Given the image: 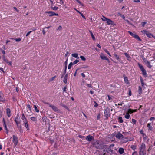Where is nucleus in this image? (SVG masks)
<instances>
[{"label": "nucleus", "instance_id": "nucleus-30", "mask_svg": "<svg viewBox=\"0 0 155 155\" xmlns=\"http://www.w3.org/2000/svg\"><path fill=\"white\" fill-rule=\"evenodd\" d=\"M73 64L72 62H71L70 63L68 66V69H70L71 68Z\"/></svg>", "mask_w": 155, "mask_h": 155}, {"label": "nucleus", "instance_id": "nucleus-31", "mask_svg": "<svg viewBox=\"0 0 155 155\" xmlns=\"http://www.w3.org/2000/svg\"><path fill=\"white\" fill-rule=\"evenodd\" d=\"M130 115H129L128 113H126V114L125 115V117L126 119H129L130 117Z\"/></svg>", "mask_w": 155, "mask_h": 155}, {"label": "nucleus", "instance_id": "nucleus-58", "mask_svg": "<svg viewBox=\"0 0 155 155\" xmlns=\"http://www.w3.org/2000/svg\"><path fill=\"white\" fill-rule=\"evenodd\" d=\"M66 89H67L66 87H66H64V88H63V91L66 92Z\"/></svg>", "mask_w": 155, "mask_h": 155}, {"label": "nucleus", "instance_id": "nucleus-49", "mask_svg": "<svg viewBox=\"0 0 155 155\" xmlns=\"http://www.w3.org/2000/svg\"><path fill=\"white\" fill-rule=\"evenodd\" d=\"M62 29V27L61 26H59L58 28L57 29V30L60 31Z\"/></svg>", "mask_w": 155, "mask_h": 155}, {"label": "nucleus", "instance_id": "nucleus-52", "mask_svg": "<svg viewBox=\"0 0 155 155\" xmlns=\"http://www.w3.org/2000/svg\"><path fill=\"white\" fill-rule=\"evenodd\" d=\"M155 120V118L153 117H151L150 119V120L151 121L153 120Z\"/></svg>", "mask_w": 155, "mask_h": 155}, {"label": "nucleus", "instance_id": "nucleus-13", "mask_svg": "<svg viewBox=\"0 0 155 155\" xmlns=\"http://www.w3.org/2000/svg\"><path fill=\"white\" fill-rule=\"evenodd\" d=\"M3 97L4 96L2 93L0 92V101H2L5 100V99Z\"/></svg>", "mask_w": 155, "mask_h": 155}, {"label": "nucleus", "instance_id": "nucleus-5", "mask_svg": "<svg viewBox=\"0 0 155 155\" xmlns=\"http://www.w3.org/2000/svg\"><path fill=\"white\" fill-rule=\"evenodd\" d=\"M114 146V144L110 145L107 149V151L109 153H112L113 152V147Z\"/></svg>", "mask_w": 155, "mask_h": 155}, {"label": "nucleus", "instance_id": "nucleus-63", "mask_svg": "<svg viewBox=\"0 0 155 155\" xmlns=\"http://www.w3.org/2000/svg\"><path fill=\"white\" fill-rule=\"evenodd\" d=\"M131 92L130 90H129V95L130 96L131 95Z\"/></svg>", "mask_w": 155, "mask_h": 155}, {"label": "nucleus", "instance_id": "nucleus-33", "mask_svg": "<svg viewBox=\"0 0 155 155\" xmlns=\"http://www.w3.org/2000/svg\"><path fill=\"white\" fill-rule=\"evenodd\" d=\"M138 92L139 94L142 93V88L140 86H139L138 87Z\"/></svg>", "mask_w": 155, "mask_h": 155}, {"label": "nucleus", "instance_id": "nucleus-61", "mask_svg": "<svg viewBox=\"0 0 155 155\" xmlns=\"http://www.w3.org/2000/svg\"><path fill=\"white\" fill-rule=\"evenodd\" d=\"M144 60V62H145V64H147V62H148V61H147V60H145V59H144V60Z\"/></svg>", "mask_w": 155, "mask_h": 155}, {"label": "nucleus", "instance_id": "nucleus-24", "mask_svg": "<svg viewBox=\"0 0 155 155\" xmlns=\"http://www.w3.org/2000/svg\"><path fill=\"white\" fill-rule=\"evenodd\" d=\"M138 41H141V40L140 38L138 36V35H136V34L134 36V37Z\"/></svg>", "mask_w": 155, "mask_h": 155}, {"label": "nucleus", "instance_id": "nucleus-48", "mask_svg": "<svg viewBox=\"0 0 155 155\" xmlns=\"http://www.w3.org/2000/svg\"><path fill=\"white\" fill-rule=\"evenodd\" d=\"M104 51L107 54L109 55V56H111L110 54L109 53V51H108L107 50H105Z\"/></svg>", "mask_w": 155, "mask_h": 155}, {"label": "nucleus", "instance_id": "nucleus-53", "mask_svg": "<svg viewBox=\"0 0 155 155\" xmlns=\"http://www.w3.org/2000/svg\"><path fill=\"white\" fill-rule=\"evenodd\" d=\"M31 31H30L28 32L26 34V37H27L30 34V33L31 32Z\"/></svg>", "mask_w": 155, "mask_h": 155}, {"label": "nucleus", "instance_id": "nucleus-57", "mask_svg": "<svg viewBox=\"0 0 155 155\" xmlns=\"http://www.w3.org/2000/svg\"><path fill=\"white\" fill-rule=\"evenodd\" d=\"M78 137L80 138H83L84 137L83 136H82V135H79L78 136Z\"/></svg>", "mask_w": 155, "mask_h": 155}, {"label": "nucleus", "instance_id": "nucleus-41", "mask_svg": "<svg viewBox=\"0 0 155 155\" xmlns=\"http://www.w3.org/2000/svg\"><path fill=\"white\" fill-rule=\"evenodd\" d=\"M80 58L83 61H85L86 60L85 58L83 56H80Z\"/></svg>", "mask_w": 155, "mask_h": 155}, {"label": "nucleus", "instance_id": "nucleus-3", "mask_svg": "<svg viewBox=\"0 0 155 155\" xmlns=\"http://www.w3.org/2000/svg\"><path fill=\"white\" fill-rule=\"evenodd\" d=\"M45 13H48L49 14V16H57L58 15V14L55 13L53 11H46L45 12Z\"/></svg>", "mask_w": 155, "mask_h": 155}, {"label": "nucleus", "instance_id": "nucleus-28", "mask_svg": "<svg viewBox=\"0 0 155 155\" xmlns=\"http://www.w3.org/2000/svg\"><path fill=\"white\" fill-rule=\"evenodd\" d=\"M147 64H146V65L147 66V67H148L149 68H151L152 66L150 64V62H147Z\"/></svg>", "mask_w": 155, "mask_h": 155}, {"label": "nucleus", "instance_id": "nucleus-38", "mask_svg": "<svg viewBox=\"0 0 155 155\" xmlns=\"http://www.w3.org/2000/svg\"><path fill=\"white\" fill-rule=\"evenodd\" d=\"M118 120L121 123H122L123 122V120L122 119V118L121 117H119L118 118Z\"/></svg>", "mask_w": 155, "mask_h": 155}, {"label": "nucleus", "instance_id": "nucleus-51", "mask_svg": "<svg viewBox=\"0 0 155 155\" xmlns=\"http://www.w3.org/2000/svg\"><path fill=\"white\" fill-rule=\"evenodd\" d=\"M56 76H54V77H52V78H51L50 79V80L51 81L53 80L55 78H56Z\"/></svg>", "mask_w": 155, "mask_h": 155}, {"label": "nucleus", "instance_id": "nucleus-10", "mask_svg": "<svg viewBox=\"0 0 155 155\" xmlns=\"http://www.w3.org/2000/svg\"><path fill=\"white\" fill-rule=\"evenodd\" d=\"M21 119L22 120L23 123L28 122L27 120L25 117L24 114H22Z\"/></svg>", "mask_w": 155, "mask_h": 155}, {"label": "nucleus", "instance_id": "nucleus-50", "mask_svg": "<svg viewBox=\"0 0 155 155\" xmlns=\"http://www.w3.org/2000/svg\"><path fill=\"white\" fill-rule=\"evenodd\" d=\"M146 23H147L146 22H142L141 23L142 25V26L143 27H144L145 25L146 24Z\"/></svg>", "mask_w": 155, "mask_h": 155}, {"label": "nucleus", "instance_id": "nucleus-44", "mask_svg": "<svg viewBox=\"0 0 155 155\" xmlns=\"http://www.w3.org/2000/svg\"><path fill=\"white\" fill-rule=\"evenodd\" d=\"M134 111H133V110H131V109H129L128 110V112H127L128 113H130L131 114V113L133 112Z\"/></svg>", "mask_w": 155, "mask_h": 155}, {"label": "nucleus", "instance_id": "nucleus-8", "mask_svg": "<svg viewBox=\"0 0 155 155\" xmlns=\"http://www.w3.org/2000/svg\"><path fill=\"white\" fill-rule=\"evenodd\" d=\"M106 22L108 25H115L113 21L109 19H107Z\"/></svg>", "mask_w": 155, "mask_h": 155}, {"label": "nucleus", "instance_id": "nucleus-55", "mask_svg": "<svg viewBox=\"0 0 155 155\" xmlns=\"http://www.w3.org/2000/svg\"><path fill=\"white\" fill-rule=\"evenodd\" d=\"M13 8H14V9H15V10L16 11H17V12H19V10H18L15 7H13Z\"/></svg>", "mask_w": 155, "mask_h": 155}, {"label": "nucleus", "instance_id": "nucleus-14", "mask_svg": "<svg viewBox=\"0 0 155 155\" xmlns=\"http://www.w3.org/2000/svg\"><path fill=\"white\" fill-rule=\"evenodd\" d=\"M6 110V113L7 114V116L9 117H10V116H11L10 109L8 108H7Z\"/></svg>", "mask_w": 155, "mask_h": 155}, {"label": "nucleus", "instance_id": "nucleus-23", "mask_svg": "<svg viewBox=\"0 0 155 155\" xmlns=\"http://www.w3.org/2000/svg\"><path fill=\"white\" fill-rule=\"evenodd\" d=\"M124 81L127 84H128V79L125 76H124Z\"/></svg>", "mask_w": 155, "mask_h": 155}, {"label": "nucleus", "instance_id": "nucleus-26", "mask_svg": "<svg viewBox=\"0 0 155 155\" xmlns=\"http://www.w3.org/2000/svg\"><path fill=\"white\" fill-rule=\"evenodd\" d=\"M89 32H90V33L91 34V36L92 37V39H93V40L95 41V38L93 34L92 33V32L91 31H89Z\"/></svg>", "mask_w": 155, "mask_h": 155}, {"label": "nucleus", "instance_id": "nucleus-11", "mask_svg": "<svg viewBox=\"0 0 155 155\" xmlns=\"http://www.w3.org/2000/svg\"><path fill=\"white\" fill-rule=\"evenodd\" d=\"M115 137L116 138L119 139L123 137V136L120 133H118L116 135Z\"/></svg>", "mask_w": 155, "mask_h": 155}, {"label": "nucleus", "instance_id": "nucleus-7", "mask_svg": "<svg viewBox=\"0 0 155 155\" xmlns=\"http://www.w3.org/2000/svg\"><path fill=\"white\" fill-rule=\"evenodd\" d=\"M86 140L87 141L90 142L94 140V137L91 135H88L86 137Z\"/></svg>", "mask_w": 155, "mask_h": 155}, {"label": "nucleus", "instance_id": "nucleus-25", "mask_svg": "<svg viewBox=\"0 0 155 155\" xmlns=\"http://www.w3.org/2000/svg\"><path fill=\"white\" fill-rule=\"evenodd\" d=\"M18 118H16L15 119V123H16V124L17 126V127H18V124L20 123V122L18 121Z\"/></svg>", "mask_w": 155, "mask_h": 155}, {"label": "nucleus", "instance_id": "nucleus-60", "mask_svg": "<svg viewBox=\"0 0 155 155\" xmlns=\"http://www.w3.org/2000/svg\"><path fill=\"white\" fill-rule=\"evenodd\" d=\"M81 16H82V17L83 18H84V19H85V17L81 13V14H80Z\"/></svg>", "mask_w": 155, "mask_h": 155}, {"label": "nucleus", "instance_id": "nucleus-43", "mask_svg": "<svg viewBox=\"0 0 155 155\" xmlns=\"http://www.w3.org/2000/svg\"><path fill=\"white\" fill-rule=\"evenodd\" d=\"M79 62V60H76L73 63V64L74 65L78 63Z\"/></svg>", "mask_w": 155, "mask_h": 155}, {"label": "nucleus", "instance_id": "nucleus-47", "mask_svg": "<svg viewBox=\"0 0 155 155\" xmlns=\"http://www.w3.org/2000/svg\"><path fill=\"white\" fill-rule=\"evenodd\" d=\"M141 32L143 34H145L146 35V33H147V32L148 31H146V30H143Z\"/></svg>", "mask_w": 155, "mask_h": 155}, {"label": "nucleus", "instance_id": "nucleus-40", "mask_svg": "<svg viewBox=\"0 0 155 155\" xmlns=\"http://www.w3.org/2000/svg\"><path fill=\"white\" fill-rule=\"evenodd\" d=\"M128 33L132 36L133 37H134V36L136 34H134L133 33L131 32L130 31H128Z\"/></svg>", "mask_w": 155, "mask_h": 155}, {"label": "nucleus", "instance_id": "nucleus-36", "mask_svg": "<svg viewBox=\"0 0 155 155\" xmlns=\"http://www.w3.org/2000/svg\"><path fill=\"white\" fill-rule=\"evenodd\" d=\"M27 107H28V109L29 111L31 112V107L30 105L29 104L27 105Z\"/></svg>", "mask_w": 155, "mask_h": 155}, {"label": "nucleus", "instance_id": "nucleus-4", "mask_svg": "<svg viewBox=\"0 0 155 155\" xmlns=\"http://www.w3.org/2000/svg\"><path fill=\"white\" fill-rule=\"evenodd\" d=\"M12 142L15 146H16L18 143V138L15 135H13L12 136Z\"/></svg>", "mask_w": 155, "mask_h": 155}, {"label": "nucleus", "instance_id": "nucleus-27", "mask_svg": "<svg viewBox=\"0 0 155 155\" xmlns=\"http://www.w3.org/2000/svg\"><path fill=\"white\" fill-rule=\"evenodd\" d=\"M114 57L115 58L117 59V60H119L120 57H119V56L118 55H117L116 54H114Z\"/></svg>", "mask_w": 155, "mask_h": 155}, {"label": "nucleus", "instance_id": "nucleus-34", "mask_svg": "<svg viewBox=\"0 0 155 155\" xmlns=\"http://www.w3.org/2000/svg\"><path fill=\"white\" fill-rule=\"evenodd\" d=\"M51 8H52L53 10H57L58 8V7H57L54 6V7H52V6L51 7Z\"/></svg>", "mask_w": 155, "mask_h": 155}, {"label": "nucleus", "instance_id": "nucleus-29", "mask_svg": "<svg viewBox=\"0 0 155 155\" xmlns=\"http://www.w3.org/2000/svg\"><path fill=\"white\" fill-rule=\"evenodd\" d=\"M34 109H35V111L36 112H39V110L38 109L36 106L35 105H34Z\"/></svg>", "mask_w": 155, "mask_h": 155}, {"label": "nucleus", "instance_id": "nucleus-15", "mask_svg": "<svg viewBox=\"0 0 155 155\" xmlns=\"http://www.w3.org/2000/svg\"><path fill=\"white\" fill-rule=\"evenodd\" d=\"M67 77L68 74H66L64 76L63 79V82L65 83L66 84L67 83Z\"/></svg>", "mask_w": 155, "mask_h": 155}, {"label": "nucleus", "instance_id": "nucleus-39", "mask_svg": "<svg viewBox=\"0 0 155 155\" xmlns=\"http://www.w3.org/2000/svg\"><path fill=\"white\" fill-rule=\"evenodd\" d=\"M118 15L120 16L121 18H122L124 19V18H125V17H124V15L121 14L120 13H118Z\"/></svg>", "mask_w": 155, "mask_h": 155}, {"label": "nucleus", "instance_id": "nucleus-21", "mask_svg": "<svg viewBox=\"0 0 155 155\" xmlns=\"http://www.w3.org/2000/svg\"><path fill=\"white\" fill-rule=\"evenodd\" d=\"M147 127H148L149 130H153V127H152V126H150V125L149 123H148L147 124Z\"/></svg>", "mask_w": 155, "mask_h": 155}, {"label": "nucleus", "instance_id": "nucleus-20", "mask_svg": "<svg viewBox=\"0 0 155 155\" xmlns=\"http://www.w3.org/2000/svg\"><path fill=\"white\" fill-rule=\"evenodd\" d=\"M124 150L122 148H120L118 150V152L120 154H123L124 152Z\"/></svg>", "mask_w": 155, "mask_h": 155}, {"label": "nucleus", "instance_id": "nucleus-59", "mask_svg": "<svg viewBox=\"0 0 155 155\" xmlns=\"http://www.w3.org/2000/svg\"><path fill=\"white\" fill-rule=\"evenodd\" d=\"M81 75L83 77V78H84L85 77V75L83 73H82L81 74Z\"/></svg>", "mask_w": 155, "mask_h": 155}, {"label": "nucleus", "instance_id": "nucleus-35", "mask_svg": "<svg viewBox=\"0 0 155 155\" xmlns=\"http://www.w3.org/2000/svg\"><path fill=\"white\" fill-rule=\"evenodd\" d=\"M33 121H36L37 120L36 118L35 117H31L30 118Z\"/></svg>", "mask_w": 155, "mask_h": 155}, {"label": "nucleus", "instance_id": "nucleus-16", "mask_svg": "<svg viewBox=\"0 0 155 155\" xmlns=\"http://www.w3.org/2000/svg\"><path fill=\"white\" fill-rule=\"evenodd\" d=\"M146 35L148 37H149L150 38H151L152 37H153L154 38H155V37L153 36L151 34L149 33L148 32H147V33H146Z\"/></svg>", "mask_w": 155, "mask_h": 155}, {"label": "nucleus", "instance_id": "nucleus-62", "mask_svg": "<svg viewBox=\"0 0 155 155\" xmlns=\"http://www.w3.org/2000/svg\"><path fill=\"white\" fill-rule=\"evenodd\" d=\"M60 3L61 4H63V3H64V2H63V1H62V0H60Z\"/></svg>", "mask_w": 155, "mask_h": 155}, {"label": "nucleus", "instance_id": "nucleus-18", "mask_svg": "<svg viewBox=\"0 0 155 155\" xmlns=\"http://www.w3.org/2000/svg\"><path fill=\"white\" fill-rule=\"evenodd\" d=\"M124 54L126 57H127V59L129 61H130L131 60V57L129 56V55L126 53H125Z\"/></svg>", "mask_w": 155, "mask_h": 155}, {"label": "nucleus", "instance_id": "nucleus-64", "mask_svg": "<svg viewBox=\"0 0 155 155\" xmlns=\"http://www.w3.org/2000/svg\"><path fill=\"white\" fill-rule=\"evenodd\" d=\"M86 85H87V86L88 87H91V86L90 84H86Z\"/></svg>", "mask_w": 155, "mask_h": 155}, {"label": "nucleus", "instance_id": "nucleus-1", "mask_svg": "<svg viewBox=\"0 0 155 155\" xmlns=\"http://www.w3.org/2000/svg\"><path fill=\"white\" fill-rule=\"evenodd\" d=\"M140 154L143 155L145 153V145L144 143H142L140 148Z\"/></svg>", "mask_w": 155, "mask_h": 155}, {"label": "nucleus", "instance_id": "nucleus-22", "mask_svg": "<svg viewBox=\"0 0 155 155\" xmlns=\"http://www.w3.org/2000/svg\"><path fill=\"white\" fill-rule=\"evenodd\" d=\"M140 78L141 85L143 87L144 85V84L143 82V79L141 77H140Z\"/></svg>", "mask_w": 155, "mask_h": 155}, {"label": "nucleus", "instance_id": "nucleus-32", "mask_svg": "<svg viewBox=\"0 0 155 155\" xmlns=\"http://www.w3.org/2000/svg\"><path fill=\"white\" fill-rule=\"evenodd\" d=\"M108 18H106L104 16H102V18H101V20L103 21H107V19Z\"/></svg>", "mask_w": 155, "mask_h": 155}, {"label": "nucleus", "instance_id": "nucleus-45", "mask_svg": "<svg viewBox=\"0 0 155 155\" xmlns=\"http://www.w3.org/2000/svg\"><path fill=\"white\" fill-rule=\"evenodd\" d=\"M136 121V120L134 119H132V122L134 124H135Z\"/></svg>", "mask_w": 155, "mask_h": 155}, {"label": "nucleus", "instance_id": "nucleus-54", "mask_svg": "<svg viewBox=\"0 0 155 155\" xmlns=\"http://www.w3.org/2000/svg\"><path fill=\"white\" fill-rule=\"evenodd\" d=\"M94 102L95 103L94 106L95 107H96L97 106H98V105L95 101H94Z\"/></svg>", "mask_w": 155, "mask_h": 155}, {"label": "nucleus", "instance_id": "nucleus-46", "mask_svg": "<svg viewBox=\"0 0 155 155\" xmlns=\"http://www.w3.org/2000/svg\"><path fill=\"white\" fill-rule=\"evenodd\" d=\"M13 39L15 40L14 39ZM15 41L17 42H19L21 41V39L20 38H17V39H15Z\"/></svg>", "mask_w": 155, "mask_h": 155}, {"label": "nucleus", "instance_id": "nucleus-37", "mask_svg": "<svg viewBox=\"0 0 155 155\" xmlns=\"http://www.w3.org/2000/svg\"><path fill=\"white\" fill-rule=\"evenodd\" d=\"M2 59L6 63H8V60L5 59V56L4 55H3L2 56Z\"/></svg>", "mask_w": 155, "mask_h": 155}, {"label": "nucleus", "instance_id": "nucleus-2", "mask_svg": "<svg viewBox=\"0 0 155 155\" xmlns=\"http://www.w3.org/2000/svg\"><path fill=\"white\" fill-rule=\"evenodd\" d=\"M138 65L139 68L142 72L143 75L146 77L147 76L146 71L144 68L143 66L139 63L138 64Z\"/></svg>", "mask_w": 155, "mask_h": 155}, {"label": "nucleus", "instance_id": "nucleus-56", "mask_svg": "<svg viewBox=\"0 0 155 155\" xmlns=\"http://www.w3.org/2000/svg\"><path fill=\"white\" fill-rule=\"evenodd\" d=\"M134 2H135L138 3L140 2V1L139 0H134Z\"/></svg>", "mask_w": 155, "mask_h": 155}, {"label": "nucleus", "instance_id": "nucleus-42", "mask_svg": "<svg viewBox=\"0 0 155 155\" xmlns=\"http://www.w3.org/2000/svg\"><path fill=\"white\" fill-rule=\"evenodd\" d=\"M48 31V30H45V28H44L43 29V30H42V32H43V33L44 35L46 32Z\"/></svg>", "mask_w": 155, "mask_h": 155}, {"label": "nucleus", "instance_id": "nucleus-12", "mask_svg": "<svg viewBox=\"0 0 155 155\" xmlns=\"http://www.w3.org/2000/svg\"><path fill=\"white\" fill-rule=\"evenodd\" d=\"M71 56L74 57L77 59H79V58L78 54L77 53H73L71 54Z\"/></svg>", "mask_w": 155, "mask_h": 155}, {"label": "nucleus", "instance_id": "nucleus-9", "mask_svg": "<svg viewBox=\"0 0 155 155\" xmlns=\"http://www.w3.org/2000/svg\"><path fill=\"white\" fill-rule=\"evenodd\" d=\"M100 57L101 58L102 60H105L107 61H109L108 58L102 54H100Z\"/></svg>", "mask_w": 155, "mask_h": 155}, {"label": "nucleus", "instance_id": "nucleus-19", "mask_svg": "<svg viewBox=\"0 0 155 155\" xmlns=\"http://www.w3.org/2000/svg\"><path fill=\"white\" fill-rule=\"evenodd\" d=\"M23 124L25 126V127L27 129V130H29V124H28V122L24 123H23Z\"/></svg>", "mask_w": 155, "mask_h": 155}, {"label": "nucleus", "instance_id": "nucleus-6", "mask_svg": "<svg viewBox=\"0 0 155 155\" xmlns=\"http://www.w3.org/2000/svg\"><path fill=\"white\" fill-rule=\"evenodd\" d=\"M49 106L51 107L55 112H58L60 111L54 105L49 104Z\"/></svg>", "mask_w": 155, "mask_h": 155}, {"label": "nucleus", "instance_id": "nucleus-17", "mask_svg": "<svg viewBox=\"0 0 155 155\" xmlns=\"http://www.w3.org/2000/svg\"><path fill=\"white\" fill-rule=\"evenodd\" d=\"M94 146L97 148H98L100 146V144L99 141H96L94 144Z\"/></svg>", "mask_w": 155, "mask_h": 155}]
</instances>
